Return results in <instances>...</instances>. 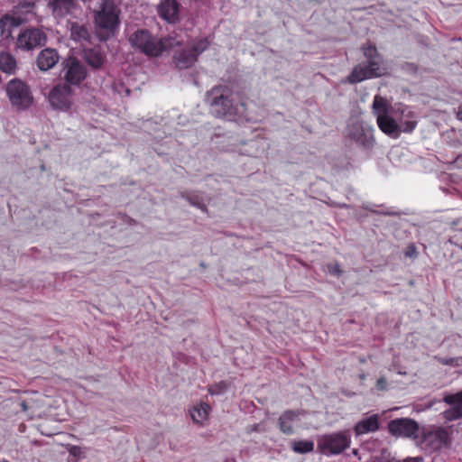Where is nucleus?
I'll return each mask as SVG.
<instances>
[{
    "label": "nucleus",
    "instance_id": "nucleus-42",
    "mask_svg": "<svg viewBox=\"0 0 462 462\" xmlns=\"http://www.w3.org/2000/svg\"><path fill=\"white\" fill-rule=\"evenodd\" d=\"M373 213H375V214H382V215H385V216H395L397 215V213L395 212H389V211H385V212H381V211H377V210H371Z\"/></svg>",
    "mask_w": 462,
    "mask_h": 462
},
{
    "label": "nucleus",
    "instance_id": "nucleus-40",
    "mask_svg": "<svg viewBox=\"0 0 462 462\" xmlns=\"http://www.w3.org/2000/svg\"><path fill=\"white\" fill-rule=\"evenodd\" d=\"M403 462H423V457H407L403 460Z\"/></svg>",
    "mask_w": 462,
    "mask_h": 462
},
{
    "label": "nucleus",
    "instance_id": "nucleus-45",
    "mask_svg": "<svg viewBox=\"0 0 462 462\" xmlns=\"http://www.w3.org/2000/svg\"><path fill=\"white\" fill-rule=\"evenodd\" d=\"M128 223H129L130 225H134L136 222H135V220H134V219H133V218H129Z\"/></svg>",
    "mask_w": 462,
    "mask_h": 462
},
{
    "label": "nucleus",
    "instance_id": "nucleus-39",
    "mask_svg": "<svg viewBox=\"0 0 462 462\" xmlns=\"http://www.w3.org/2000/svg\"><path fill=\"white\" fill-rule=\"evenodd\" d=\"M376 388L380 391H385L387 389V381L385 377H380L376 382Z\"/></svg>",
    "mask_w": 462,
    "mask_h": 462
},
{
    "label": "nucleus",
    "instance_id": "nucleus-35",
    "mask_svg": "<svg viewBox=\"0 0 462 462\" xmlns=\"http://www.w3.org/2000/svg\"><path fill=\"white\" fill-rule=\"evenodd\" d=\"M402 69L411 74H416L418 72V65L412 62H405L402 65Z\"/></svg>",
    "mask_w": 462,
    "mask_h": 462
},
{
    "label": "nucleus",
    "instance_id": "nucleus-29",
    "mask_svg": "<svg viewBox=\"0 0 462 462\" xmlns=\"http://www.w3.org/2000/svg\"><path fill=\"white\" fill-rule=\"evenodd\" d=\"M209 42L207 39H200L197 42H195L192 46L189 47L190 51H192L193 54H196V58L201 54L205 50L208 49Z\"/></svg>",
    "mask_w": 462,
    "mask_h": 462
},
{
    "label": "nucleus",
    "instance_id": "nucleus-7",
    "mask_svg": "<svg viewBox=\"0 0 462 462\" xmlns=\"http://www.w3.org/2000/svg\"><path fill=\"white\" fill-rule=\"evenodd\" d=\"M346 136L365 151L374 147V138L372 126L358 118H352L349 121Z\"/></svg>",
    "mask_w": 462,
    "mask_h": 462
},
{
    "label": "nucleus",
    "instance_id": "nucleus-18",
    "mask_svg": "<svg viewBox=\"0 0 462 462\" xmlns=\"http://www.w3.org/2000/svg\"><path fill=\"white\" fill-rule=\"evenodd\" d=\"M301 413L300 411L287 410L278 419V427L280 430L286 434L291 435L294 433L292 423L299 420V415Z\"/></svg>",
    "mask_w": 462,
    "mask_h": 462
},
{
    "label": "nucleus",
    "instance_id": "nucleus-22",
    "mask_svg": "<svg viewBox=\"0 0 462 462\" xmlns=\"http://www.w3.org/2000/svg\"><path fill=\"white\" fill-rule=\"evenodd\" d=\"M18 69L16 59L8 52H0V70L8 75H14Z\"/></svg>",
    "mask_w": 462,
    "mask_h": 462
},
{
    "label": "nucleus",
    "instance_id": "nucleus-46",
    "mask_svg": "<svg viewBox=\"0 0 462 462\" xmlns=\"http://www.w3.org/2000/svg\"><path fill=\"white\" fill-rule=\"evenodd\" d=\"M41 170H42V171H45V166H44V164H42V165L41 166Z\"/></svg>",
    "mask_w": 462,
    "mask_h": 462
},
{
    "label": "nucleus",
    "instance_id": "nucleus-41",
    "mask_svg": "<svg viewBox=\"0 0 462 462\" xmlns=\"http://www.w3.org/2000/svg\"><path fill=\"white\" fill-rule=\"evenodd\" d=\"M261 430H262V429H261L260 424H254V425L250 426L248 432H258Z\"/></svg>",
    "mask_w": 462,
    "mask_h": 462
},
{
    "label": "nucleus",
    "instance_id": "nucleus-37",
    "mask_svg": "<svg viewBox=\"0 0 462 462\" xmlns=\"http://www.w3.org/2000/svg\"><path fill=\"white\" fill-rule=\"evenodd\" d=\"M328 270L329 273L336 275V276H340L342 274V270H341L339 264L337 263H328Z\"/></svg>",
    "mask_w": 462,
    "mask_h": 462
},
{
    "label": "nucleus",
    "instance_id": "nucleus-8",
    "mask_svg": "<svg viewBox=\"0 0 462 462\" xmlns=\"http://www.w3.org/2000/svg\"><path fill=\"white\" fill-rule=\"evenodd\" d=\"M48 36L42 28L28 27L23 29L16 38V48L23 51H32L45 46Z\"/></svg>",
    "mask_w": 462,
    "mask_h": 462
},
{
    "label": "nucleus",
    "instance_id": "nucleus-33",
    "mask_svg": "<svg viewBox=\"0 0 462 462\" xmlns=\"http://www.w3.org/2000/svg\"><path fill=\"white\" fill-rule=\"evenodd\" d=\"M1 18H7V23L13 29L19 27L23 23V20L21 17L11 16L9 14H5Z\"/></svg>",
    "mask_w": 462,
    "mask_h": 462
},
{
    "label": "nucleus",
    "instance_id": "nucleus-36",
    "mask_svg": "<svg viewBox=\"0 0 462 462\" xmlns=\"http://www.w3.org/2000/svg\"><path fill=\"white\" fill-rule=\"evenodd\" d=\"M34 6H35V4L33 2H30V1H23V3H21L19 5V8L21 9L22 12H24V13H32Z\"/></svg>",
    "mask_w": 462,
    "mask_h": 462
},
{
    "label": "nucleus",
    "instance_id": "nucleus-44",
    "mask_svg": "<svg viewBox=\"0 0 462 462\" xmlns=\"http://www.w3.org/2000/svg\"><path fill=\"white\" fill-rule=\"evenodd\" d=\"M457 116L459 120H462V105L458 106Z\"/></svg>",
    "mask_w": 462,
    "mask_h": 462
},
{
    "label": "nucleus",
    "instance_id": "nucleus-38",
    "mask_svg": "<svg viewBox=\"0 0 462 462\" xmlns=\"http://www.w3.org/2000/svg\"><path fill=\"white\" fill-rule=\"evenodd\" d=\"M390 453L386 449H383L381 453V462H400L394 457L389 458Z\"/></svg>",
    "mask_w": 462,
    "mask_h": 462
},
{
    "label": "nucleus",
    "instance_id": "nucleus-28",
    "mask_svg": "<svg viewBox=\"0 0 462 462\" xmlns=\"http://www.w3.org/2000/svg\"><path fill=\"white\" fill-rule=\"evenodd\" d=\"M13 28L7 23V18H0V33L3 40H13Z\"/></svg>",
    "mask_w": 462,
    "mask_h": 462
},
{
    "label": "nucleus",
    "instance_id": "nucleus-6",
    "mask_svg": "<svg viewBox=\"0 0 462 462\" xmlns=\"http://www.w3.org/2000/svg\"><path fill=\"white\" fill-rule=\"evenodd\" d=\"M422 449L437 451L448 447L451 439L448 431L442 427L422 429L416 442Z\"/></svg>",
    "mask_w": 462,
    "mask_h": 462
},
{
    "label": "nucleus",
    "instance_id": "nucleus-10",
    "mask_svg": "<svg viewBox=\"0 0 462 462\" xmlns=\"http://www.w3.org/2000/svg\"><path fill=\"white\" fill-rule=\"evenodd\" d=\"M388 430L393 436L412 438L416 442L420 432L418 422L410 418H399L390 420Z\"/></svg>",
    "mask_w": 462,
    "mask_h": 462
},
{
    "label": "nucleus",
    "instance_id": "nucleus-26",
    "mask_svg": "<svg viewBox=\"0 0 462 462\" xmlns=\"http://www.w3.org/2000/svg\"><path fill=\"white\" fill-rule=\"evenodd\" d=\"M373 110L377 117V120L381 116H388L387 101L381 96H375L373 102Z\"/></svg>",
    "mask_w": 462,
    "mask_h": 462
},
{
    "label": "nucleus",
    "instance_id": "nucleus-3",
    "mask_svg": "<svg viewBox=\"0 0 462 462\" xmlns=\"http://www.w3.org/2000/svg\"><path fill=\"white\" fill-rule=\"evenodd\" d=\"M131 45L148 56H159L176 42L172 38L157 40L146 29H139L129 37Z\"/></svg>",
    "mask_w": 462,
    "mask_h": 462
},
{
    "label": "nucleus",
    "instance_id": "nucleus-14",
    "mask_svg": "<svg viewBox=\"0 0 462 462\" xmlns=\"http://www.w3.org/2000/svg\"><path fill=\"white\" fill-rule=\"evenodd\" d=\"M59 60L60 55L56 49L45 48L39 52L36 65L41 71H48L59 62Z\"/></svg>",
    "mask_w": 462,
    "mask_h": 462
},
{
    "label": "nucleus",
    "instance_id": "nucleus-15",
    "mask_svg": "<svg viewBox=\"0 0 462 462\" xmlns=\"http://www.w3.org/2000/svg\"><path fill=\"white\" fill-rule=\"evenodd\" d=\"M76 0H51L48 4L55 18H64L77 8Z\"/></svg>",
    "mask_w": 462,
    "mask_h": 462
},
{
    "label": "nucleus",
    "instance_id": "nucleus-21",
    "mask_svg": "<svg viewBox=\"0 0 462 462\" xmlns=\"http://www.w3.org/2000/svg\"><path fill=\"white\" fill-rule=\"evenodd\" d=\"M379 128L391 137H398L400 134V127L396 121L389 115L379 116L377 120Z\"/></svg>",
    "mask_w": 462,
    "mask_h": 462
},
{
    "label": "nucleus",
    "instance_id": "nucleus-13",
    "mask_svg": "<svg viewBox=\"0 0 462 462\" xmlns=\"http://www.w3.org/2000/svg\"><path fill=\"white\" fill-rule=\"evenodd\" d=\"M443 401L450 405L442 414L449 421L462 419V392L457 393H446Z\"/></svg>",
    "mask_w": 462,
    "mask_h": 462
},
{
    "label": "nucleus",
    "instance_id": "nucleus-20",
    "mask_svg": "<svg viewBox=\"0 0 462 462\" xmlns=\"http://www.w3.org/2000/svg\"><path fill=\"white\" fill-rule=\"evenodd\" d=\"M378 429V416L374 414L358 421L355 426V432L356 435H363L368 432H374Z\"/></svg>",
    "mask_w": 462,
    "mask_h": 462
},
{
    "label": "nucleus",
    "instance_id": "nucleus-24",
    "mask_svg": "<svg viewBox=\"0 0 462 462\" xmlns=\"http://www.w3.org/2000/svg\"><path fill=\"white\" fill-rule=\"evenodd\" d=\"M190 205L197 207L203 212H208V208L204 202V196L199 191H184L180 194Z\"/></svg>",
    "mask_w": 462,
    "mask_h": 462
},
{
    "label": "nucleus",
    "instance_id": "nucleus-27",
    "mask_svg": "<svg viewBox=\"0 0 462 462\" xmlns=\"http://www.w3.org/2000/svg\"><path fill=\"white\" fill-rule=\"evenodd\" d=\"M291 448L296 453L305 454L313 450L314 442L312 440H293L291 442Z\"/></svg>",
    "mask_w": 462,
    "mask_h": 462
},
{
    "label": "nucleus",
    "instance_id": "nucleus-23",
    "mask_svg": "<svg viewBox=\"0 0 462 462\" xmlns=\"http://www.w3.org/2000/svg\"><path fill=\"white\" fill-rule=\"evenodd\" d=\"M71 39L78 42H91V34L87 25L72 23L70 26Z\"/></svg>",
    "mask_w": 462,
    "mask_h": 462
},
{
    "label": "nucleus",
    "instance_id": "nucleus-5",
    "mask_svg": "<svg viewBox=\"0 0 462 462\" xmlns=\"http://www.w3.org/2000/svg\"><path fill=\"white\" fill-rule=\"evenodd\" d=\"M387 73L382 55H375L374 58L357 64L347 76L346 82L356 84L365 79L383 77Z\"/></svg>",
    "mask_w": 462,
    "mask_h": 462
},
{
    "label": "nucleus",
    "instance_id": "nucleus-19",
    "mask_svg": "<svg viewBox=\"0 0 462 462\" xmlns=\"http://www.w3.org/2000/svg\"><path fill=\"white\" fill-rule=\"evenodd\" d=\"M197 61L196 54L189 48L178 51L173 55V62L179 69L190 68Z\"/></svg>",
    "mask_w": 462,
    "mask_h": 462
},
{
    "label": "nucleus",
    "instance_id": "nucleus-31",
    "mask_svg": "<svg viewBox=\"0 0 462 462\" xmlns=\"http://www.w3.org/2000/svg\"><path fill=\"white\" fill-rule=\"evenodd\" d=\"M362 50H363V52H364V56L365 58V60H370V59H373L375 57V55H381L376 47L374 45V44H369L368 46H363L362 47Z\"/></svg>",
    "mask_w": 462,
    "mask_h": 462
},
{
    "label": "nucleus",
    "instance_id": "nucleus-48",
    "mask_svg": "<svg viewBox=\"0 0 462 462\" xmlns=\"http://www.w3.org/2000/svg\"><path fill=\"white\" fill-rule=\"evenodd\" d=\"M23 408L25 409L26 408V405L24 402H23Z\"/></svg>",
    "mask_w": 462,
    "mask_h": 462
},
{
    "label": "nucleus",
    "instance_id": "nucleus-1",
    "mask_svg": "<svg viewBox=\"0 0 462 462\" xmlns=\"http://www.w3.org/2000/svg\"><path fill=\"white\" fill-rule=\"evenodd\" d=\"M206 101L210 106L211 114L216 117L229 121H238L245 117V104L235 103L232 91L226 86H217L208 91Z\"/></svg>",
    "mask_w": 462,
    "mask_h": 462
},
{
    "label": "nucleus",
    "instance_id": "nucleus-12",
    "mask_svg": "<svg viewBox=\"0 0 462 462\" xmlns=\"http://www.w3.org/2000/svg\"><path fill=\"white\" fill-rule=\"evenodd\" d=\"M73 90L66 83L55 86L49 94V102L52 108L57 110H68L71 106V96Z\"/></svg>",
    "mask_w": 462,
    "mask_h": 462
},
{
    "label": "nucleus",
    "instance_id": "nucleus-11",
    "mask_svg": "<svg viewBox=\"0 0 462 462\" xmlns=\"http://www.w3.org/2000/svg\"><path fill=\"white\" fill-rule=\"evenodd\" d=\"M349 438L344 433L326 435L318 443L319 449L324 454H339L349 446Z\"/></svg>",
    "mask_w": 462,
    "mask_h": 462
},
{
    "label": "nucleus",
    "instance_id": "nucleus-47",
    "mask_svg": "<svg viewBox=\"0 0 462 462\" xmlns=\"http://www.w3.org/2000/svg\"><path fill=\"white\" fill-rule=\"evenodd\" d=\"M83 3L90 2L91 0H81Z\"/></svg>",
    "mask_w": 462,
    "mask_h": 462
},
{
    "label": "nucleus",
    "instance_id": "nucleus-2",
    "mask_svg": "<svg viewBox=\"0 0 462 462\" xmlns=\"http://www.w3.org/2000/svg\"><path fill=\"white\" fill-rule=\"evenodd\" d=\"M121 9L114 0H98V5L92 10L93 24L97 38L103 42L118 33Z\"/></svg>",
    "mask_w": 462,
    "mask_h": 462
},
{
    "label": "nucleus",
    "instance_id": "nucleus-43",
    "mask_svg": "<svg viewBox=\"0 0 462 462\" xmlns=\"http://www.w3.org/2000/svg\"><path fill=\"white\" fill-rule=\"evenodd\" d=\"M441 363L443 365H452L453 364V358L442 359Z\"/></svg>",
    "mask_w": 462,
    "mask_h": 462
},
{
    "label": "nucleus",
    "instance_id": "nucleus-34",
    "mask_svg": "<svg viewBox=\"0 0 462 462\" xmlns=\"http://www.w3.org/2000/svg\"><path fill=\"white\" fill-rule=\"evenodd\" d=\"M69 456L73 457V462H77V460L79 459L83 455V451L78 446L70 447L69 449Z\"/></svg>",
    "mask_w": 462,
    "mask_h": 462
},
{
    "label": "nucleus",
    "instance_id": "nucleus-25",
    "mask_svg": "<svg viewBox=\"0 0 462 462\" xmlns=\"http://www.w3.org/2000/svg\"><path fill=\"white\" fill-rule=\"evenodd\" d=\"M209 409L210 407L206 403H202L199 406H194L190 411V416L193 421L202 423L207 419Z\"/></svg>",
    "mask_w": 462,
    "mask_h": 462
},
{
    "label": "nucleus",
    "instance_id": "nucleus-16",
    "mask_svg": "<svg viewBox=\"0 0 462 462\" xmlns=\"http://www.w3.org/2000/svg\"><path fill=\"white\" fill-rule=\"evenodd\" d=\"M180 5L176 0H164L159 5L160 16L168 23H176L179 20Z\"/></svg>",
    "mask_w": 462,
    "mask_h": 462
},
{
    "label": "nucleus",
    "instance_id": "nucleus-17",
    "mask_svg": "<svg viewBox=\"0 0 462 462\" xmlns=\"http://www.w3.org/2000/svg\"><path fill=\"white\" fill-rule=\"evenodd\" d=\"M82 57L93 69H101L106 61V56L98 47L84 49Z\"/></svg>",
    "mask_w": 462,
    "mask_h": 462
},
{
    "label": "nucleus",
    "instance_id": "nucleus-9",
    "mask_svg": "<svg viewBox=\"0 0 462 462\" xmlns=\"http://www.w3.org/2000/svg\"><path fill=\"white\" fill-rule=\"evenodd\" d=\"M61 64L65 83L69 86H79L88 76L86 66L76 57H69Z\"/></svg>",
    "mask_w": 462,
    "mask_h": 462
},
{
    "label": "nucleus",
    "instance_id": "nucleus-4",
    "mask_svg": "<svg viewBox=\"0 0 462 462\" xmlns=\"http://www.w3.org/2000/svg\"><path fill=\"white\" fill-rule=\"evenodd\" d=\"M5 94L16 111L28 110L33 104L34 98L31 87L19 78L9 80L5 86Z\"/></svg>",
    "mask_w": 462,
    "mask_h": 462
},
{
    "label": "nucleus",
    "instance_id": "nucleus-30",
    "mask_svg": "<svg viewBox=\"0 0 462 462\" xmlns=\"http://www.w3.org/2000/svg\"><path fill=\"white\" fill-rule=\"evenodd\" d=\"M228 386H229V384L226 382L221 381L219 383L210 385L208 388V392L212 395L223 394L224 393H226L227 391Z\"/></svg>",
    "mask_w": 462,
    "mask_h": 462
},
{
    "label": "nucleus",
    "instance_id": "nucleus-32",
    "mask_svg": "<svg viewBox=\"0 0 462 462\" xmlns=\"http://www.w3.org/2000/svg\"><path fill=\"white\" fill-rule=\"evenodd\" d=\"M399 125L400 132L411 133L416 127L415 120L401 121Z\"/></svg>",
    "mask_w": 462,
    "mask_h": 462
}]
</instances>
